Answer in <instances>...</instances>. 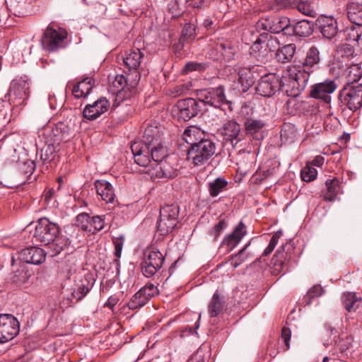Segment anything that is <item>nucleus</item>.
<instances>
[{"instance_id":"obj_1","label":"nucleus","mask_w":362,"mask_h":362,"mask_svg":"<svg viewBox=\"0 0 362 362\" xmlns=\"http://www.w3.org/2000/svg\"><path fill=\"white\" fill-rule=\"evenodd\" d=\"M134 161L140 166L146 167L151 161L158 162L165 156L162 144V135L157 125L148 124L144 129L143 140L131 145Z\"/></svg>"},{"instance_id":"obj_2","label":"nucleus","mask_w":362,"mask_h":362,"mask_svg":"<svg viewBox=\"0 0 362 362\" xmlns=\"http://www.w3.org/2000/svg\"><path fill=\"white\" fill-rule=\"evenodd\" d=\"M320 52L315 45L311 46L306 52L303 60L294 61L288 69L290 79V94L296 95L306 88L310 75L320 68Z\"/></svg>"},{"instance_id":"obj_3","label":"nucleus","mask_w":362,"mask_h":362,"mask_svg":"<svg viewBox=\"0 0 362 362\" xmlns=\"http://www.w3.org/2000/svg\"><path fill=\"white\" fill-rule=\"evenodd\" d=\"M59 233L60 228L58 224L43 217L37 221L33 238L37 243L47 245L48 252L54 257L66 249L71 243L69 238L59 235Z\"/></svg>"},{"instance_id":"obj_4","label":"nucleus","mask_w":362,"mask_h":362,"mask_svg":"<svg viewBox=\"0 0 362 362\" xmlns=\"http://www.w3.org/2000/svg\"><path fill=\"white\" fill-rule=\"evenodd\" d=\"M30 81L26 76L13 79L4 99L0 100V106L7 101L11 108H22L30 96Z\"/></svg>"},{"instance_id":"obj_5","label":"nucleus","mask_w":362,"mask_h":362,"mask_svg":"<svg viewBox=\"0 0 362 362\" xmlns=\"http://www.w3.org/2000/svg\"><path fill=\"white\" fill-rule=\"evenodd\" d=\"M216 143L210 139H204L187 150V159L194 165L206 163L216 153Z\"/></svg>"},{"instance_id":"obj_6","label":"nucleus","mask_w":362,"mask_h":362,"mask_svg":"<svg viewBox=\"0 0 362 362\" xmlns=\"http://www.w3.org/2000/svg\"><path fill=\"white\" fill-rule=\"evenodd\" d=\"M66 31L50 23L47 25L41 38L42 48L48 52H55L64 47Z\"/></svg>"},{"instance_id":"obj_7","label":"nucleus","mask_w":362,"mask_h":362,"mask_svg":"<svg viewBox=\"0 0 362 362\" xmlns=\"http://www.w3.org/2000/svg\"><path fill=\"white\" fill-rule=\"evenodd\" d=\"M179 207L175 204H166L160 209L157 221V231L161 235L171 233L177 223Z\"/></svg>"},{"instance_id":"obj_8","label":"nucleus","mask_w":362,"mask_h":362,"mask_svg":"<svg viewBox=\"0 0 362 362\" xmlns=\"http://www.w3.org/2000/svg\"><path fill=\"white\" fill-rule=\"evenodd\" d=\"M197 96L201 104L217 109L221 108L223 104H231L226 99L225 88L221 85L215 88L198 90H197Z\"/></svg>"},{"instance_id":"obj_9","label":"nucleus","mask_w":362,"mask_h":362,"mask_svg":"<svg viewBox=\"0 0 362 362\" xmlns=\"http://www.w3.org/2000/svg\"><path fill=\"white\" fill-rule=\"evenodd\" d=\"M339 99L349 110H357L362 107V83L346 84L339 92Z\"/></svg>"},{"instance_id":"obj_10","label":"nucleus","mask_w":362,"mask_h":362,"mask_svg":"<svg viewBox=\"0 0 362 362\" xmlns=\"http://www.w3.org/2000/svg\"><path fill=\"white\" fill-rule=\"evenodd\" d=\"M200 104L199 100L191 98L180 100L173 107V112L178 119L187 122L199 113L202 108Z\"/></svg>"},{"instance_id":"obj_11","label":"nucleus","mask_w":362,"mask_h":362,"mask_svg":"<svg viewBox=\"0 0 362 362\" xmlns=\"http://www.w3.org/2000/svg\"><path fill=\"white\" fill-rule=\"evenodd\" d=\"M257 27L274 33L283 31L286 35H291L290 20L285 16H272L262 18L257 22Z\"/></svg>"},{"instance_id":"obj_12","label":"nucleus","mask_w":362,"mask_h":362,"mask_svg":"<svg viewBox=\"0 0 362 362\" xmlns=\"http://www.w3.org/2000/svg\"><path fill=\"white\" fill-rule=\"evenodd\" d=\"M40 136H42L44 140L60 146L61 142L69 139V128L63 122H59L54 125L49 124L40 132Z\"/></svg>"},{"instance_id":"obj_13","label":"nucleus","mask_w":362,"mask_h":362,"mask_svg":"<svg viewBox=\"0 0 362 362\" xmlns=\"http://www.w3.org/2000/svg\"><path fill=\"white\" fill-rule=\"evenodd\" d=\"M18 320L11 314H0V344L12 340L19 332Z\"/></svg>"},{"instance_id":"obj_14","label":"nucleus","mask_w":362,"mask_h":362,"mask_svg":"<svg viewBox=\"0 0 362 362\" xmlns=\"http://www.w3.org/2000/svg\"><path fill=\"white\" fill-rule=\"evenodd\" d=\"M158 293L159 290L157 286L148 283L132 296L127 303V307L130 310L141 308Z\"/></svg>"},{"instance_id":"obj_15","label":"nucleus","mask_w":362,"mask_h":362,"mask_svg":"<svg viewBox=\"0 0 362 362\" xmlns=\"http://www.w3.org/2000/svg\"><path fill=\"white\" fill-rule=\"evenodd\" d=\"M282 86L281 78L275 74H267L258 81L256 93L262 97H271Z\"/></svg>"},{"instance_id":"obj_16","label":"nucleus","mask_w":362,"mask_h":362,"mask_svg":"<svg viewBox=\"0 0 362 362\" xmlns=\"http://www.w3.org/2000/svg\"><path fill=\"white\" fill-rule=\"evenodd\" d=\"M165 257L158 250H151L146 255L141 263V272L144 276L151 278L154 276L163 266Z\"/></svg>"},{"instance_id":"obj_17","label":"nucleus","mask_w":362,"mask_h":362,"mask_svg":"<svg viewBox=\"0 0 362 362\" xmlns=\"http://www.w3.org/2000/svg\"><path fill=\"white\" fill-rule=\"evenodd\" d=\"M337 85L334 80H325L310 87L309 95L310 98L321 100L326 103L331 101L330 95L335 91Z\"/></svg>"},{"instance_id":"obj_18","label":"nucleus","mask_w":362,"mask_h":362,"mask_svg":"<svg viewBox=\"0 0 362 362\" xmlns=\"http://www.w3.org/2000/svg\"><path fill=\"white\" fill-rule=\"evenodd\" d=\"M95 282V279L90 273L86 274L75 281L72 296L76 301L82 300L88 294L93 287Z\"/></svg>"},{"instance_id":"obj_19","label":"nucleus","mask_w":362,"mask_h":362,"mask_svg":"<svg viewBox=\"0 0 362 362\" xmlns=\"http://www.w3.org/2000/svg\"><path fill=\"white\" fill-rule=\"evenodd\" d=\"M109 106V101L102 97L93 104L87 105L83 111V115L87 119L94 120L105 112Z\"/></svg>"},{"instance_id":"obj_20","label":"nucleus","mask_w":362,"mask_h":362,"mask_svg":"<svg viewBox=\"0 0 362 362\" xmlns=\"http://www.w3.org/2000/svg\"><path fill=\"white\" fill-rule=\"evenodd\" d=\"M247 234V227L243 222L240 221L233 229V232L228 234L222 240V247H226L227 251H231L242 240Z\"/></svg>"},{"instance_id":"obj_21","label":"nucleus","mask_w":362,"mask_h":362,"mask_svg":"<svg viewBox=\"0 0 362 362\" xmlns=\"http://www.w3.org/2000/svg\"><path fill=\"white\" fill-rule=\"evenodd\" d=\"M317 26L323 37L327 39L333 38L338 33L337 20L332 16H319L317 20Z\"/></svg>"},{"instance_id":"obj_22","label":"nucleus","mask_w":362,"mask_h":362,"mask_svg":"<svg viewBox=\"0 0 362 362\" xmlns=\"http://www.w3.org/2000/svg\"><path fill=\"white\" fill-rule=\"evenodd\" d=\"M220 131L223 139L226 141H230L233 146H235L242 140L240 136V126L234 119L226 122Z\"/></svg>"},{"instance_id":"obj_23","label":"nucleus","mask_w":362,"mask_h":362,"mask_svg":"<svg viewBox=\"0 0 362 362\" xmlns=\"http://www.w3.org/2000/svg\"><path fill=\"white\" fill-rule=\"evenodd\" d=\"M46 252L37 247H30L22 250L19 253V259L24 262L40 264L45 262Z\"/></svg>"},{"instance_id":"obj_24","label":"nucleus","mask_w":362,"mask_h":362,"mask_svg":"<svg viewBox=\"0 0 362 362\" xmlns=\"http://www.w3.org/2000/svg\"><path fill=\"white\" fill-rule=\"evenodd\" d=\"M261 67L253 66L251 68H240L238 71V84L240 85V92L245 93L254 84L255 78L254 73L259 71Z\"/></svg>"},{"instance_id":"obj_25","label":"nucleus","mask_w":362,"mask_h":362,"mask_svg":"<svg viewBox=\"0 0 362 362\" xmlns=\"http://www.w3.org/2000/svg\"><path fill=\"white\" fill-rule=\"evenodd\" d=\"M95 188L98 195L106 203H112L115 200V190L112 184L105 180H97Z\"/></svg>"},{"instance_id":"obj_26","label":"nucleus","mask_w":362,"mask_h":362,"mask_svg":"<svg viewBox=\"0 0 362 362\" xmlns=\"http://www.w3.org/2000/svg\"><path fill=\"white\" fill-rule=\"evenodd\" d=\"M143 53L139 49H131L123 58V62L130 71H136L141 63Z\"/></svg>"},{"instance_id":"obj_27","label":"nucleus","mask_w":362,"mask_h":362,"mask_svg":"<svg viewBox=\"0 0 362 362\" xmlns=\"http://www.w3.org/2000/svg\"><path fill=\"white\" fill-rule=\"evenodd\" d=\"M290 32L291 35L301 37H308L313 32V23L308 20L300 21L293 25H290Z\"/></svg>"},{"instance_id":"obj_28","label":"nucleus","mask_w":362,"mask_h":362,"mask_svg":"<svg viewBox=\"0 0 362 362\" xmlns=\"http://www.w3.org/2000/svg\"><path fill=\"white\" fill-rule=\"evenodd\" d=\"M326 189L323 192V199L334 202L341 191L340 182L337 178L327 179L325 181Z\"/></svg>"},{"instance_id":"obj_29","label":"nucleus","mask_w":362,"mask_h":362,"mask_svg":"<svg viewBox=\"0 0 362 362\" xmlns=\"http://www.w3.org/2000/svg\"><path fill=\"white\" fill-rule=\"evenodd\" d=\"M343 35L346 41L355 42L362 48V25L351 24L344 30Z\"/></svg>"},{"instance_id":"obj_30","label":"nucleus","mask_w":362,"mask_h":362,"mask_svg":"<svg viewBox=\"0 0 362 362\" xmlns=\"http://www.w3.org/2000/svg\"><path fill=\"white\" fill-rule=\"evenodd\" d=\"M182 139L189 146H194L204 139V133L197 127L189 126L184 131Z\"/></svg>"},{"instance_id":"obj_31","label":"nucleus","mask_w":362,"mask_h":362,"mask_svg":"<svg viewBox=\"0 0 362 362\" xmlns=\"http://www.w3.org/2000/svg\"><path fill=\"white\" fill-rule=\"evenodd\" d=\"M250 57L256 62L263 63L267 58V50L262 45L261 37H258L250 49Z\"/></svg>"},{"instance_id":"obj_32","label":"nucleus","mask_w":362,"mask_h":362,"mask_svg":"<svg viewBox=\"0 0 362 362\" xmlns=\"http://www.w3.org/2000/svg\"><path fill=\"white\" fill-rule=\"evenodd\" d=\"M346 84H358V81L362 77V62H351L347 69Z\"/></svg>"},{"instance_id":"obj_33","label":"nucleus","mask_w":362,"mask_h":362,"mask_svg":"<svg viewBox=\"0 0 362 362\" xmlns=\"http://www.w3.org/2000/svg\"><path fill=\"white\" fill-rule=\"evenodd\" d=\"M296 46L291 43L279 47L276 52L275 57L279 62L286 63L291 62L296 53Z\"/></svg>"},{"instance_id":"obj_34","label":"nucleus","mask_w":362,"mask_h":362,"mask_svg":"<svg viewBox=\"0 0 362 362\" xmlns=\"http://www.w3.org/2000/svg\"><path fill=\"white\" fill-rule=\"evenodd\" d=\"M347 17L353 25H362V4L351 2L347 5Z\"/></svg>"},{"instance_id":"obj_35","label":"nucleus","mask_w":362,"mask_h":362,"mask_svg":"<svg viewBox=\"0 0 362 362\" xmlns=\"http://www.w3.org/2000/svg\"><path fill=\"white\" fill-rule=\"evenodd\" d=\"M93 88V79L86 78L79 81L72 89V93L76 98L86 97Z\"/></svg>"},{"instance_id":"obj_36","label":"nucleus","mask_w":362,"mask_h":362,"mask_svg":"<svg viewBox=\"0 0 362 362\" xmlns=\"http://www.w3.org/2000/svg\"><path fill=\"white\" fill-rule=\"evenodd\" d=\"M342 303L344 308L348 312L355 311L360 306L362 298L356 296L355 293H344L341 297Z\"/></svg>"},{"instance_id":"obj_37","label":"nucleus","mask_w":362,"mask_h":362,"mask_svg":"<svg viewBox=\"0 0 362 362\" xmlns=\"http://www.w3.org/2000/svg\"><path fill=\"white\" fill-rule=\"evenodd\" d=\"M225 301L223 297H221L218 291L212 296L208 306L209 313L211 317H217L221 313Z\"/></svg>"},{"instance_id":"obj_38","label":"nucleus","mask_w":362,"mask_h":362,"mask_svg":"<svg viewBox=\"0 0 362 362\" xmlns=\"http://www.w3.org/2000/svg\"><path fill=\"white\" fill-rule=\"evenodd\" d=\"M288 7L296 8L305 16H314L315 13L311 0H291V5Z\"/></svg>"},{"instance_id":"obj_39","label":"nucleus","mask_w":362,"mask_h":362,"mask_svg":"<svg viewBox=\"0 0 362 362\" xmlns=\"http://www.w3.org/2000/svg\"><path fill=\"white\" fill-rule=\"evenodd\" d=\"M45 146L41 148L40 157L44 162L51 161L55 153L59 151V146L44 140Z\"/></svg>"},{"instance_id":"obj_40","label":"nucleus","mask_w":362,"mask_h":362,"mask_svg":"<svg viewBox=\"0 0 362 362\" xmlns=\"http://www.w3.org/2000/svg\"><path fill=\"white\" fill-rule=\"evenodd\" d=\"M228 181L223 177H217L209 183V192L213 197H217L221 192L226 189Z\"/></svg>"},{"instance_id":"obj_41","label":"nucleus","mask_w":362,"mask_h":362,"mask_svg":"<svg viewBox=\"0 0 362 362\" xmlns=\"http://www.w3.org/2000/svg\"><path fill=\"white\" fill-rule=\"evenodd\" d=\"M216 49L221 53L226 61L233 59L236 52L235 48L228 42L217 43Z\"/></svg>"},{"instance_id":"obj_42","label":"nucleus","mask_w":362,"mask_h":362,"mask_svg":"<svg viewBox=\"0 0 362 362\" xmlns=\"http://www.w3.org/2000/svg\"><path fill=\"white\" fill-rule=\"evenodd\" d=\"M109 215L94 216L90 219L91 232L94 233L96 231L102 230L105 226L109 224Z\"/></svg>"},{"instance_id":"obj_43","label":"nucleus","mask_w":362,"mask_h":362,"mask_svg":"<svg viewBox=\"0 0 362 362\" xmlns=\"http://www.w3.org/2000/svg\"><path fill=\"white\" fill-rule=\"evenodd\" d=\"M244 125L247 132L251 135H254L262 129L265 126V123L261 119L247 118Z\"/></svg>"},{"instance_id":"obj_44","label":"nucleus","mask_w":362,"mask_h":362,"mask_svg":"<svg viewBox=\"0 0 362 362\" xmlns=\"http://www.w3.org/2000/svg\"><path fill=\"white\" fill-rule=\"evenodd\" d=\"M192 85L191 82H185L177 84L168 90V95L176 98L182 95H187L191 90Z\"/></svg>"},{"instance_id":"obj_45","label":"nucleus","mask_w":362,"mask_h":362,"mask_svg":"<svg viewBox=\"0 0 362 362\" xmlns=\"http://www.w3.org/2000/svg\"><path fill=\"white\" fill-rule=\"evenodd\" d=\"M161 160H163V159ZM159 162H160V163H159V170H158L156 171L157 177L161 178H173L177 176V172L176 169L173 168L165 162L162 163V161H158V163Z\"/></svg>"},{"instance_id":"obj_46","label":"nucleus","mask_w":362,"mask_h":362,"mask_svg":"<svg viewBox=\"0 0 362 362\" xmlns=\"http://www.w3.org/2000/svg\"><path fill=\"white\" fill-rule=\"evenodd\" d=\"M250 243L246 244L243 249H241L238 253L233 256L229 260V263L235 269L243 263L248 257V254H246V250Z\"/></svg>"},{"instance_id":"obj_47","label":"nucleus","mask_w":362,"mask_h":362,"mask_svg":"<svg viewBox=\"0 0 362 362\" xmlns=\"http://www.w3.org/2000/svg\"><path fill=\"white\" fill-rule=\"evenodd\" d=\"M291 87L290 86V79H288V83L286 85V92L288 96L291 97V98L286 102V107L287 110L291 113H295V111L300 109L301 104L300 102L298 101L296 97L298 96L300 94H298L296 95H293L290 94V93L288 92L289 89H291Z\"/></svg>"},{"instance_id":"obj_48","label":"nucleus","mask_w":362,"mask_h":362,"mask_svg":"<svg viewBox=\"0 0 362 362\" xmlns=\"http://www.w3.org/2000/svg\"><path fill=\"white\" fill-rule=\"evenodd\" d=\"M90 219L88 214H80L76 218V225L82 230L91 232Z\"/></svg>"},{"instance_id":"obj_49","label":"nucleus","mask_w":362,"mask_h":362,"mask_svg":"<svg viewBox=\"0 0 362 362\" xmlns=\"http://www.w3.org/2000/svg\"><path fill=\"white\" fill-rule=\"evenodd\" d=\"M317 175V170L310 164H307L300 172L301 179L305 182H311L314 180Z\"/></svg>"},{"instance_id":"obj_50","label":"nucleus","mask_w":362,"mask_h":362,"mask_svg":"<svg viewBox=\"0 0 362 362\" xmlns=\"http://www.w3.org/2000/svg\"><path fill=\"white\" fill-rule=\"evenodd\" d=\"M113 243L115 245V252L114 255L116 257L114 260L117 266H119V258L121 257L122 250L124 245V238L123 237L115 238L113 240Z\"/></svg>"},{"instance_id":"obj_51","label":"nucleus","mask_w":362,"mask_h":362,"mask_svg":"<svg viewBox=\"0 0 362 362\" xmlns=\"http://www.w3.org/2000/svg\"><path fill=\"white\" fill-rule=\"evenodd\" d=\"M281 235H282V232L281 230L276 232L272 235V237L270 240V242L269 243V245L264 250V252H263L264 255L267 256L274 250V249L275 248V247L279 241V239L280 238V237Z\"/></svg>"},{"instance_id":"obj_52","label":"nucleus","mask_w":362,"mask_h":362,"mask_svg":"<svg viewBox=\"0 0 362 362\" xmlns=\"http://www.w3.org/2000/svg\"><path fill=\"white\" fill-rule=\"evenodd\" d=\"M187 6L192 8L203 9L208 7L211 0H185Z\"/></svg>"},{"instance_id":"obj_53","label":"nucleus","mask_w":362,"mask_h":362,"mask_svg":"<svg viewBox=\"0 0 362 362\" xmlns=\"http://www.w3.org/2000/svg\"><path fill=\"white\" fill-rule=\"evenodd\" d=\"M325 293L324 288L320 285H315L310 288L308 293L307 296L309 298L308 304L311 303V299L321 296Z\"/></svg>"},{"instance_id":"obj_54","label":"nucleus","mask_w":362,"mask_h":362,"mask_svg":"<svg viewBox=\"0 0 362 362\" xmlns=\"http://www.w3.org/2000/svg\"><path fill=\"white\" fill-rule=\"evenodd\" d=\"M127 85V79L123 75H117L112 81V86L118 92L123 90Z\"/></svg>"},{"instance_id":"obj_55","label":"nucleus","mask_w":362,"mask_h":362,"mask_svg":"<svg viewBox=\"0 0 362 362\" xmlns=\"http://www.w3.org/2000/svg\"><path fill=\"white\" fill-rule=\"evenodd\" d=\"M182 34L185 39L191 38L195 35V26L192 23H186L182 29Z\"/></svg>"},{"instance_id":"obj_56","label":"nucleus","mask_w":362,"mask_h":362,"mask_svg":"<svg viewBox=\"0 0 362 362\" xmlns=\"http://www.w3.org/2000/svg\"><path fill=\"white\" fill-rule=\"evenodd\" d=\"M185 69L186 71H203L205 69V65L202 63H197L194 62H190L186 64L185 66Z\"/></svg>"},{"instance_id":"obj_57","label":"nucleus","mask_w":362,"mask_h":362,"mask_svg":"<svg viewBox=\"0 0 362 362\" xmlns=\"http://www.w3.org/2000/svg\"><path fill=\"white\" fill-rule=\"evenodd\" d=\"M188 362H205L204 353L201 349H198L188 360Z\"/></svg>"},{"instance_id":"obj_58","label":"nucleus","mask_w":362,"mask_h":362,"mask_svg":"<svg viewBox=\"0 0 362 362\" xmlns=\"http://www.w3.org/2000/svg\"><path fill=\"white\" fill-rule=\"evenodd\" d=\"M291 332L289 328L284 327L281 331V338L285 344L286 349H288L290 347V339H291Z\"/></svg>"},{"instance_id":"obj_59","label":"nucleus","mask_w":362,"mask_h":362,"mask_svg":"<svg viewBox=\"0 0 362 362\" xmlns=\"http://www.w3.org/2000/svg\"><path fill=\"white\" fill-rule=\"evenodd\" d=\"M180 0H175L174 3L171 2L168 5V8L170 13L174 16H178L181 13V8L180 6Z\"/></svg>"},{"instance_id":"obj_60","label":"nucleus","mask_w":362,"mask_h":362,"mask_svg":"<svg viewBox=\"0 0 362 362\" xmlns=\"http://www.w3.org/2000/svg\"><path fill=\"white\" fill-rule=\"evenodd\" d=\"M334 341L335 342V344L338 346V348L341 351H345L349 349L350 341L344 342V338L342 337L339 336L337 339H336L334 338Z\"/></svg>"},{"instance_id":"obj_61","label":"nucleus","mask_w":362,"mask_h":362,"mask_svg":"<svg viewBox=\"0 0 362 362\" xmlns=\"http://www.w3.org/2000/svg\"><path fill=\"white\" fill-rule=\"evenodd\" d=\"M226 226V223L223 220H220L217 224H216L213 228V235L215 237L219 235L220 233L225 228Z\"/></svg>"},{"instance_id":"obj_62","label":"nucleus","mask_w":362,"mask_h":362,"mask_svg":"<svg viewBox=\"0 0 362 362\" xmlns=\"http://www.w3.org/2000/svg\"><path fill=\"white\" fill-rule=\"evenodd\" d=\"M325 161L324 157L321 156H316L310 163L311 165L317 166V167H321Z\"/></svg>"},{"instance_id":"obj_63","label":"nucleus","mask_w":362,"mask_h":362,"mask_svg":"<svg viewBox=\"0 0 362 362\" xmlns=\"http://www.w3.org/2000/svg\"><path fill=\"white\" fill-rule=\"evenodd\" d=\"M118 300L119 299L117 297L112 296L108 298L107 301L105 303V306L113 308V307L117 303Z\"/></svg>"},{"instance_id":"obj_64","label":"nucleus","mask_w":362,"mask_h":362,"mask_svg":"<svg viewBox=\"0 0 362 362\" xmlns=\"http://www.w3.org/2000/svg\"><path fill=\"white\" fill-rule=\"evenodd\" d=\"M54 193V191L53 189H49V191H47L45 195H44V197H45V202L49 204L50 201H51V199L52 198V196Z\"/></svg>"}]
</instances>
